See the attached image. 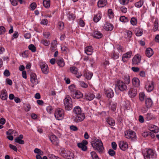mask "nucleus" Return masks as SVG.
<instances>
[{"label":"nucleus","mask_w":159,"mask_h":159,"mask_svg":"<svg viewBox=\"0 0 159 159\" xmlns=\"http://www.w3.org/2000/svg\"><path fill=\"white\" fill-rule=\"evenodd\" d=\"M91 143L94 150L97 151L100 154L103 153L104 148L100 139H95L91 142Z\"/></svg>","instance_id":"obj_1"},{"label":"nucleus","mask_w":159,"mask_h":159,"mask_svg":"<svg viewBox=\"0 0 159 159\" xmlns=\"http://www.w3.org/2000/svg\"><path fill=\"white\" fill-rule=\"evenodd\" d=\"M60 154L64 158L67 159H73V153L69 151H66L63 148L60 149Z\"/></svg>","instance_id":"obj_2"},{"label":"nucleus","mask_w":159,"mask_h":159,"mask_svg":"<svg viewBox=\"0 0 159 159\" xmlns=\"http://www.w3.org/2000/svg\"><path fill=\"white\" fill-rule=\"evenodd\" d=\"M64 103L66 110H70L72 108V104L71 98L69 97H66L64 100Z\"/></svg>","instance_id":"obj_3"},{"label":"nucleus","mask_w":159,"mask_h":159,"mask_svg":"<svg viewBox=\"0 0 159 159\" xmlns=\"http://www.w3.org/2000/svg\"><path fill=\"white\" fill-rule=\"evenodd\" d=\"M64 115V110L61 108L57 109L55 113V116L57 120H61L63 118Z\"/></svg>","instance_id":"obj_4"},{"label":"nucleus","mask_w":159,"mask_h":159,"mask_svg":"<svg viewBox=\"0 0 159 159\" xmlns=\"http://www.w3.org/2000/svg\"><path fill=\"white\" fill-rule=\"evenodd\" d=\"M84 118L85 116L84 114L81 113L74 115L72 119L75 122H79L83 121Z\"/></svg>","instance_id":"obj_5"},{"label":"nucleus","mask_w":159,"mask_h":159,"mask_svg":"<svg viewBox=\"0 0 159 159\" xmlns=\"http://www.w3.org/2000/svg\"><path fill=\"white\" fill-rule=\"evenodd\" d=\"M70 71L72 74H75L77 78H79L82 76V74L78 72V68L75 66H72L70 68Z\"/></svg>","instance_id":"obj_6"},{"label":"nucleus","mask_w":159,"mask_h":159,"mask_svg":"<svg viewBox=\"0 0 159 159\" xmlns=\"http://www.w3.org/2000/svg\"><path fill=\"white\" fill-rule=\"evenodd\" d=\"M136 136L135 132L132 130H128L125 132V137L128 139H132Z\"/></svg>","instance_id":"obj_7"},{"label":"nucleus","mask_w":159,"mask_h":159,"mask_svg":"<svg viewBox=\"0 0 159 159\" xmlns=\"http://www.w3.org/2000/svg\"><path fill=\"white\" fill-rule=\"evenodd\" d=\"M30 81L33 84L32 86L34 87V85L37 84L38 83V81L36 78V75L35 73H31L30 75Z\"/></svg>","instance_id":"obj_8"},{"label":"nucleus","mask_w":159,"mask_h":159,"mask_svg":"<svg viewBox=\"0 0 159 159\" xmlns=\"http://www.w3.org/2000/svg\"><path fill=\"white\" fill-rule=\"evenodd\" d=\"M117 85L118 89L121 91H124L127 89L125 83L120 80L117 81Z\"/></svg>","instance_id":"obj_9"},{"label":"nucleus","mask_w":159,"mask_h":159,"mask_svg":"<svg viewBox=\"0 0 159 159\" xmlns=\"http://www.w3.org/2000/svg\"><path fill=\"white\" fill-rule=\"evenodd\" d=\"M154 154V153L152 149H148L146 151V153L144 156L145 159H150L152 158Z\"/></svg>","instance_id":"obj_10"},{"label":"nucleus","mask_w":159,"mask_h":159,"mask_svg":"<svg viewBox=\"0 0 159 159\" xmlns=\"http://www.w3.org/2000/svg\"><path fill=\"white\" fill-rule=\"evenodd\" d=\"M88 144V142L86 140H83L82 143H79L77 144L79 148L81 149L82 150L85 151L87 149V147L86 145Z\"/></svg>","instance_id":"obj_11"},{"label":"nucleus","mask_w":159,"mask_h":159,"mask_svg":"<svg viewBox=\"0 0 159 159\" xmlns=\"http://www.w3.org/2000/svg\"><path fill=\"white\" fill-rule=\"evenodd\" d=\"M128 95L131 98H134L137 94V89L135 88H130L128 92Z\"/></svg>","instance_id":"obj_12"},{"label":"nucleus","mask_w":159,"mask_h":159,"mask_svg":"<svg viewBox=\"0 0 159 159\" xmlns=\"http://www.w3.org/2000/svg\"><path fill=\"white\" fill-rule=\"evenodd\" d=\"M40 67L43 73L47 74L48 72V67L45 63H41L40 64Z\"/></svg>","instance_id":"obj_13"},{"label":"nucleus","mask_w":159,"mask_h":159,"mask_svg":"<svg viewBox=\"0 0 159 159\" xmlns=\"http://www.w3.org/2000/svg\"><path fill=\"white\" fill-rule=\"evenodd\" d=\"M49 139L51 142L54 145L58 146L59 141L57 137L54 135H52L49 137Z\"/></svg>","instance_id":"obj_14"},{"label":"nucleus","mask_w":159,"mask_h":159,"mask_svg":"<svg viewBox=\"0 0 159 159\" xmlns=\"http://www.w3.org/2000/svg\"><path fill=\"white\" fill-rule=\"evenodd\" d=\"M71 96L74 99H78L82 98L83 96V94L79 91L76 90L71 94Z\"/></svg>","instance_id":"obj_15"},{"label":"nucleus","mask_w":159,"mask_h":159,"mask_svg":"<svg viewBox=\"0 0 159 159\" xmlns=\"http://www.w3.org/2000/svg\"><path fill=\"white\" fill-rule=\"evenodd\" d=\"M141 60V57L139 55H135L132 59V64L134 65H137Z\"/></svg>","instance_id":"obj_16"},{"label":"nucleus","mask_w":159,"mask_h":159,"mask_svg":"<svg viewBox=\"0 0 159 159\" xmlns=\"http://www.w3.org/2000/svg\"><path fill=\"white\" fill-rule=\"evenodd\" d=\"M132 54V52L129 51L124 54L122 56V60L123 61L125 62L127 61L128 59L130 57Z\"/></svg>","instance_id":"obj_17"},{"label":"nucleus","mask_w":159,"mask_h":159,"mask_svg":"<svg viewBox=\"0 0 159 159\" xmlns=\"http://www.w3.org/2000/svg\"><path fill=\"white\" fill-rule=\"evenodd\" d=\"M0 97L2 100H6L7 98V92L5 89L2 90L0 93Z\"/></svg>","instance_id":"obj_18"},{"label":"nucleus","mask_w":159,"mask_h":159,"mask_svg":"<svg viewBox=\"0 0 159 159\" xmlns=\"http://www.w3.org/2000/svg\"><path fill=\"white\" fill-rule=\"evenodd\" d=\"M147 85L145 86L146 90L148 92L152 91L154 88L153 82V81H151L150 82H148L147 83Z\"/></svg>","instance_id":"obj_19"},{"label":"nucleus","mask_w":159,"mask_h":159,"mask_svg":"<svg viewBox=\"0 0 159 159\" xmlns=\"http://www.w3.org/2000/svg\"><path fill=\"white\" fill-rule=\"evenodd\" d=\"M95 97V95L93 93H86L84 95L85 99L89 101L93 100Z\"/></svg>","instance_id":"obj_20"},{"label":"nucleus","mask_w":159,"mask_h":159,"mask_svg":"<svg viewBox=\"0 0 159 159\" xmlns=\"http://www.w3.org/2000/svg\"><path fill=\"white\" fill-rule=\"evenodd\" d=\"M105 93L107 96L109 98H111L114 96V93L113 90L111 89L105 90Z\"/></svg>","instance_id":"obj_21"},{"label":"nucleus","mask_w":159,"mask_h":159,"mask_svg":"<svg viewBox=\"0 0 159 159\" xmlns=\"http://www.w3.org/2000/svg\"><path fill=\"white\" fill-rule=\"evenodd\" d=\"M119 147L122 150L125 151L128 148V144L124 141H121L119 143Z\"/></svg>","instance_id":"obj_22"},{"label":"nucleus","mask_w":159,"mask_h":159,"mask_svg":"<svg viewBox=\"0 0 159 159\" xmlns=\"http://www.w3.org/2000/svg\"><path fill=\"white\" fill-rule=\"evenodd\" d=\"M23 137V135L22 134H20L19 137H16L15 139V141L16 143H18L20 144H24L25 143L24 141V140H22Z\"/></svg>","instance_id":"obj_23"},{"label":"nucleus","mask_w":159,"mask_h":159,"mask_svg":"<svg viewBox=\"0 0 159 159\" xmlns=\"http://www.w3.org/2000/svg\"><path fill=\"white\" fill-rule=\"evenodd\" d=\"M145 106L148 109L152 107L153 105V102L150 98H147L145 100Z\"/></svg>","instance_id":"obj_24"},{"label":"nucleus","mask_w":159,"mask_h":159,"mask_svg":"<svg viewBox=\"0 0 159 159\" xmlns=\"http://www.w3.org/2000/svg\"><path fill=\"white\" fill-rule=\"evenodd\" d=\"M107 0H99L98 2V7H102L105 6L107 3Z\"/></svg>","instance_id":"obj_25"},{"label":"nucleus","mask_w":159,"mask_h":159,"mask_svg":"<svg viewBox=\"0 0 159 159\" xmlns=\"http://www.w3.org/2000/svg\"><path fill=\"white\" fill-rule=\"evenodd\" d=\"M73 113H74V115L82 113L81 108L79 106L75 107L73 109Z\"/></svg>","instance_id":"obj_26"},{"label":"nucleus","mask_w":159,"mask_h":159,"mask_svg":"<svg viewBox=\"0 0 159 159\" xmlns=\"http://www.w3.org/2000/svg\"><path fill=\"white\" fill-rule=\"evenodd\" d=\"M93 36L94 38L99 39L102 37L103 35L100 32L95 31L93 33Z\"/></svg>","instance_id":"obj_27"},{"label":"nucleus","mask_w":159,"mask_h":159,"mask_svg":"<svg viewBox=\"0 0 159 159\" xmlns=\"http://www.w3.org/2000/svg\"><path fill=\"white\" fill-rule=\"evenodd\" d=\"M134 32L137 36H140L143 34V30L140 28H136Z\"/></svg>","instance_id":"obj_28"},{"label":"nucleus","mask_w":159,"mask_h":159,"mask_svg":"<svg viewBox=\"0 0 159 159\" xmlns=\"http://www.w3.org/2000/svg\"><path fill=\"white\" fill-rule=\"evenodd\" d=\"M85 52L88 55H91L93 52V49L92 46H89L86 47L85 49Z\"/></svg>","instance_id":"obj_29"},{"label":"nucleus","mask_w":159,"mask_h":159,"mask_svg":"<svg viewBox=\"0 0 159 159\" xmlns=\"http://www.w3.org/2000/svg\"><path fill=\"white\" fill-rule=\"evenodd\" d=\"M153 52L152 49L150 48H148L147 49L146 51V54L147 56L149 57L153 54Z\"/></svg>","instance_id":"obj_30"},{"label":"nucleus","mask_w":159,"mask_h":159,"mask_svg":"<svg viewBox=\"0 0 159 159\" xmlns=\"http://www.w3.org/2000/svg\"><path fill=\"white\" fill-rule=\"evenodd\" d=\"M132 83L133 85L135 87L138 86L139 85V80L137 78H133L132 80Z\"/></svg>","instance_id":"obj_31"},{"label":"nucleus","mask_w":159,"mask_h":159,"mask_svg":"<svg viewBox=\"0 0 159 159\" xmlns=\"http://www.w3.org/2000/svg\"><path fill=\"white\" fill-rule=\"evenodd\" d=\"M145 119L147 120H150L155 119V117L151 113H148L146 115Z\"/></svg>","instance_id":"obj_32"},{"label":"nucleus","mask_w":159,"mask_h":159,"mask_svg":"<svg viewBox=\"0 0 159 159\" xmlns=\"http://www.w3.org/2000/svg\"><path fill=\"white\" fill-rule=\"evenodd\" d=\"M57 42L54 40L51 44V50L52 52H54L56 49L57 48Z\"/></svg>","instance_id":"obj_33"},{"label":"nucleus","mask_w":159,"mask_h":159,"mask_svg":"<svg viewBox=\"0 0 159 159\" xmlns=\"http://www.w3.org/2000/svg\"><path fill=\"white\" fill-rule=\"evenodd\" d=\"M105 30L107 31H111L113 28V26L112 24L109 23L106 24L105 25Z\"/></svg>","instance_id":"obj_34"},{"label":"nucleus","mask_w":159,"mask_h":159,"mask_svg":"<svg viewBox=\"0 0 159 159\" xmlns=\"http://www.w3.org/2000/svg\"><path fill=\"white\" fill-rule=\"evenodd\" d=\"M107 121L108 123L110 125L114 126L115 125V120L111 117H108Z\"/></svg>","instance_id":"obj_35"},{"label":"nucleus","mask_w":159,"mask_h":159,"mask_svg":"<svg viewBox=\"0 0 159 159\" xmlns=\"http://www.w3.org/2000/svg\"><path fill=\"white\" fill-rule=\"evenodd\" d=\"M43 4L45 7L46 8L49 7L50 5V0H43Z\"/></svg>","instance_id":"obj_36"},{"label":"nucleus","mask_w":159,"mask_h":159,"mask_svg":"<svg viewBox=\"0 0 159 159\" xmlns=\"http://www.w3.org/2000/svg\"><path fill=\"white\" fill-rule=\"evenodd\" d=\"M58 65L61 67H63L65 65V62L62 59H60L57 61Z\"/></svg>","instance_id":"obj_37"},{"label":"nucleus","mask_w":159,"mask_h":159,"mask_svg":"<svg viewBox=\"0 0 159 159\" xmlns=\"http://www.w3.org/2000/svg\"><path fill=\"white\" fill-rule=\"evenodd\" d=\"M93 75V73H92L87 72H85L84 73V76L88 80H90L91 78Z\"/></svg>","instance_id":"obj_38"},{"label":"nucleus","mask_w":159,"mask_h":159,"mask_svg":"<svg viewBox=\"0 0 159 159\" xmlns=\"http://www.w3.org/2000/svg\"><path fill=\"white\" fill-rule=\"evenodd\" d=\"M69 89L71 93V95L77 90H76L75 86L74 84H72L69 87Z\"/></svg>","instance_id":"obj_39"},{"label":"nucleus","mask_w":159,"mask_h":159,"mask_svg":"<svg viewBox=\"0 0 159 159\" xmlns=\"http://www.w3.org/2000/svg\"><path fill=\"white\" fill-rule=\"evenodd\" d=\"M158 21L157 19H156L154 22V27L153 30L154 31H156L158 29Z\"/></svg>","instance_id":"obj_40"},{"label":"nucleus","mask_w":159,"mask_h":159,"mask_svg":"<svg viewBox=\"0 0 159 159\" xmlns=\"http://www.w3.org/2000/svg\"><path fill=\"white\" fill-rule=\"evenodd\" d=\"M143 3V0H140L139 1L136 2L135 4V5L137 7H141Z\"/></svg>","instance_id":"obj_41"},{"label":"nucleus","mask_w":159,"mask_h":159,"mask_svg":"<svg viewBox=\"0 0 159 159\" xmlns=\"http://www.w3.org/2000/svg\"><path fill=\"white\" fill-rule=\"evenodd\" d=\"M101 17L100 14H98L94 17L93 20L94 22H97L101 19Z\"/></svg>","instance_id":"obj_42"},{"label":"nucleus","mask_w":159,"mask_h":159,"mask_svg":"<svg viewBox=\"0 0 159 159\" xmlns=\"http://www.w3.org/2000/svg\"><path fill=\"white\" fill-rule=\"evenodd\" d=\"M41 43L46 46H48L50 43V42L46 39H42L41 41Z\"/></svg>","instance_id":"obj_43"},{"label":"nucleus","mask_w":159,"mask_h":159,"mask_svg":"<svg viewBox=\"0 0 159 159\" xmlns=\"http://www.w3.org/2000/svg\"><path fill=\"white\" fill-rule=\"evenodd\" d=\"M124 80L125 83L127 84H129L130 82V79L129 76L127 75L124 76Z\"/></svg>","instance_id":"obj_44"},{"label":"nucleus","mask_w":159,"mask_h":159,"mask_svg":"<svg viewBox=\"0 0 159 159\" xmlns=\"http://www.w3.org/2000/svg\"><path fill=\"white\" fill-rule=\"evenodd\" d=\"M29 49L32 52H35L36 50V47L32 44L28 46Z\"/></svg>","instance_id":"obj_45"},{"label":"nucleus","mask_w":159,"mask_h":159,"mask_svg":"<svg viewBox=\"0 0 159 159\" xmlns=\"http://www.w3.org/2000/svg\"><path fill=\"white\" fill-rule=\"evenodd\" d=\"M58 26L59 29L60 30H62L64 28V24L61 21L58 22Z\"/></svg>","instance_id":"obj_46"},{"label":"nucleus","mask_w":159,"mask_h":159,"mask_svg":"<svg viewBox=\"0 0 159 159\" xmlns=\"http://www.w3.org/2000/svg\"><path fill=\"white\" fill-rule=\"evenodd\" d=\"M120 20L121 21L124 22H126L129 21L127 18L123 16H121L120 17Z\"/></svg>","instance_id":"obj_47"},{"label":"nucleus","mask_w":159,"mask_h":159,"mask_svg":"<svg viewBox=\"0 0 159 159\" xmlns=\"http://www.w3.org/2000/svg\"><path fill=\"white\" fill-rule=\"evenodd\" d=\"M130 23L133 25H136L137 23V19L134 17L132 18L130 20Z\"/></svg>","instance_id":"obj_48"},{"label":"nucleus","mask_w":159,"mask_h":159,"mask_svg":"<svg viewBox=\"0 0 159 159\" xmlns=\"http://www.w3.org/2000/svg\"><path fill=\"white\" fill-rule=\"evenodd\" d=\"M108 153L111 156H114L116 155L115 152L111 149H110L109 150Z\"/></svg>","instance_id":"obj_49"},{"label":"nucleus","mask_w":159,"mask_h":159,"mask_svg":"<svg viewBox=\"0 0 159 159\" xmlns=\"http://www.w3.org/2000/svg\"><path fill=\"white\" fill-rule=\"evenodd\" d=\"M145 95L143 93H141L139 95V98L140 101H142L144 100Z\"/></svg>","instance_id":"obj_50"},{"label":"nucleus","mask_w":159,"mask_h":159,"mask_svg":"<svg viewBox=\"0 0 159 159\" xmlns=\"http://www.w3.org/2000/svg\"><path fill=\"white\" fill-rule=\"evenodd\" d=\"M108 15L110 18H112L113 17V13L111 9H109L108 11Z\"/></svg>","instance_id":"obj_51"},{"label":"nucleus","mask_w":159,"mask_h":159,"mask_svg":"<svg viewBox=\"0 0 159 159\" xmlns=\"http://www.w3.org/2000/svg\"><path fill=\"white\" fill-rule=\"evenodd\" d=\"M61 50L63 53H67L69 52V50L66 47L64 46L61 48Z\"/></svg>","instance_id":"obj_52"},{"label":"nucleus","mask_w":159,"mask_h":159,"mask_svg":"<svg viewBox=\"0 0 159 159\" xmlns=\"http://www.w3.org/2000/svg\"><path fill=\"white\" fill-rule=\"evenodd\" d=\"M68 18L69 20H73L75 19V15L69 14L68 15Z\"/></svg>","instance_id":"obj_53"},{"label":"nucleus","mask_w":159,"mask_h":159,"mask_svg":"<svg viewBox=\"0 0 159 159\" xmlns=\"http://www.w3.org/2000/svg\"><path fill=\"white\" fill-rule=\"evenodd\" d=\"M120 3L123 5L127 4L129 2V0H119Z\"/></svg>","instance_id":"obj_54"},{"label":"nucleus","mask_w":159,"mask_h":159,"mask_svg":"<svg viewBox=\"0 0 159 159\" xmlns=\"http://www.w3.org/2000/svg\"><path fill=\"white\" fill-rule=\"evenodd\" d=\"M9 147L11 149H12L16 152H17V149L16 146L11 144H10L9 145Z\"/></svg>","instance_id":"obj_55"},{"label":"nucleus","mask_w":159,"mask_h":159,"mask_svg":"<svg viewBox=\"0 0 159 159\" xmlns=\"http://www.w3.org/2000/svg\"><path fill=\"white\" fill-rule=\"evenodd\" d=\"M48 23V20L47 19L42 20L40 22V24L43 25H47Z\"/></svg>","instance_id":"obj_56"},{"label":"nucleus","mask_w":159,"mask_h":159,"mask_svg":"<svg viewBox=\"0 0 159 159\" xmlns=\"http://www.w3.org/2000/svg\"><path fill=\"white\" fill-rule=\"evenodd\" d=\"M6 31L5 28L3 26H0V34L4 33Z\"/></svg>","instance_id":"obj_57"},{"label":"nucleus","mask_w":159,"mask_h":159,"mask_svg":"<svg viewBox=\"0 0 159 159\" xmlns=\"http://www.w3.org/2000/svg\"><path fill=\"white\" fill-rule=\"evenodd\" d=\"M24 108L26 111H28L30 109V104H26L24 106Z\"/></svg>","instance_id":"obj_58"},{"label":"nucleus","mask_w":159,"mask_h":159,"mask_svg":"<svg viewBox=\"0 0 159 159\" xmlns=\"http://www.w3.org/2000/svg\"><path fill=\"white\" fill-rule=\"evenodd\" d=\"M111 109L113 111L116 110V103H112L111 104Z\"/></svg>","instance_id":"obj_59"},{"label":"nucleus","mask_w":159,"mask_h":159,"mask_svg":"<svg viewBox=\"0 0 159 159\" xmlns=\"http://www.w3.org/2000/svg\"><path fill=\"white\" fill-rule=\"evenodd\" d=\"M31 10H34L35 9L36 7V4L35 2H33L30 5Z\"/></svg>","instance_id":"obj_60"},{"label":"nucleus","mask_w":159,"mask_h":159,"mask_svg":"<svg viewBox=\"0 0 159 159\" xmlns=\"http://www.w3.org/2000/svg\"><path fill=\"white\" fill-rule=\"evenodd\" d=\"M80 85L82 87L86 88L88 87V85L83 81H81L80 82Z\"/></svg>","instance_id":"obj_61"},{"label":"nucleus","mask_w":159,"mask_h":159,"mask_svg":"<svg viewBox=\"0 0 159 159\" xmlns=\"http://www.w3.org/2000/svg\"><path fill=\"white\" fill-rule=\"evenodd\" d=\"M79 24L80 26L83 27L84 26L85 23L83 20L80 19L79 22Z\"/></svg>","instance_id":"obj_62"},{"label":"nucleus","mask_w":159,"mask_h":159,"mask_svg":"<svg viewBox=\"0 0 159 159\" xmlns=\"http://www.w3.org/2000/svg\"><path fill=\"white\" fill-rule=\"evenodd\" d=\"M70 129L73 131H76L78 130L77 127L74 125H71L70 127Z\"/></svg>","instance_id":"obj_63"},{"label":"nucleus","mask_w":159,"mask_h":159,"mask_svg":"<svg viewBox=\"0 0 159 159\" xmlns=\"http://www.w3.org/2000/svg\"><path fill=\"white\" fill-rule=\"evenodd\" d=\"M48 157L49 159H57V156L52 154H50L48 155Z\"/></svg>","instance_id":"obj_64"}]
</instances>
